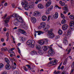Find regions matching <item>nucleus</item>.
Wrapping results in <instances>:
<instances>
[{
	"label": "nucleus",
	"instance_id": "40",
	"mask_svg": "<svg viewBox=\"0 0 74 74\" xmlns=\"http://www.w3.org/2000/svg\"><path fill=\"white\" fill-rule=\"evenodd\" d=\"M61 16L62 18H63V19H64V16L62 13H61Z\"/></svg>",
	"mask_w": 74,
	"mask_h": 74
},
{
	"label": "nucleus",
	"instance_id": "39",
	"mask_svg": "<svg viewBox=\"0 0 74 74\" xmlns=\"http://www.w3.org/2000/svg\"><path fill=\"white\" fill-rule=\"evenodd\" d=\"M44 51H45L47 50V47L46 46H45L44 47V48L43 49Z\"/></svg>",
	"mask_w": 74,
	"mask_h": 74
},
{
	"label": "nucleus",
	"instance_id": "21",
	"mask_svg": "<svg viewBox=\"0 0 74 74\" xmlns=\"http://www.w3.org/2000/svg\"><path fill=\"white\" fill-rule=\"evenodd\" d=\"M59 3L61 6H64V5H65V3L64 2H62V1H60Z\"/></svg>",
	"mask_w": 74,
	"mask_h": 74
},
{
	"label": "nucleus",
	"instance_id": "41",
	"mask_svg": "<svg viewBox=\"0 0 74 74\" xmlns=\"http://www.w3.org/2000/svg\"><path fill=\"white\" fill-rule=\"evenodd\" d=\"M7 16V14H5L3 16V17H2V18H3V19H5Z\"/></svg>",
	"mask_w": 74,
	"mask_h": 74
},
{
	"label": "nucleus",
	"instance_id": "53",
	"mask_svg": "<svg viewBox=\"0 0 74 74\" xmlns=\"http://www.w3.org/2000/svg\"><path fill=\"white\" fill-rule=\"evenodd\" d=\"M21 40L22 41H23L25 40V38H24L23 37L21 38Z\"/></svg>",
	"mask_w": 74,
	"mask_h": 74
},
{
	"label": "nucleus",
	"instance_id": "5",
	"mask_svg": "<svg viewBox=\"0 0 74 74\" xmlns=\"http://www.w3.org/2000/svg\"><path fill=\"white\" fill-rule=\"evenodd\" d=\"M13 17L15 18L16 20L18 21V19L19 20H22V17H20L18 14L16 13L12 15Z\"/></svg>",
	"mask_w": 74,
	"mask_h": 74
},
{
	"label": "nucleus",
	"instance_id": "1",
	"mask_svg": "<svg viewBox=\"0 0 74 74\" xmlns=\"http://www.w3.org/2000/svg\"><path fill=\"white\" fill-rule=\"evenodd\" d=\"M70 28L67 32V35L71 34V32L72 30H74V22L73 21H71L70 24Z\"/></svg>",
	"mask_w": 74,
	"mask_h": 74
},
{
	"label": "nucleus",
	"instance_id": "55",
	"mask_svg": "<svg viewBox=\"0 0 74 74\" xmlns=\"http://www.w3.org/2000/svg\"><path fill=\"white\" fill-rule=\"evenodd\" d=\"M4 38H2L1 39V41L2 42H4Z\"/></svg>",
	"mask_w": 74,
	"mask_h": 74
},
{
	"label": "nucleus",
	"instance_id": "59",
	"mask_svg": "<svg viewBox=\"0 0 74 74\" xmlns=\"http://www.w3.org/2000/svg\"><path fill=\"white\" fill-rule=\"evenodd\" d=\"M38 27L39 29H41V27H41V26H38Z\"/></svg>",
	"mask_w": 74,
	"mask_h": 74
},
{
	"label": "nucleus",
	"instance_id": "28",
	"mask_svg": "<svg viewBox=\"0 0 74 74\" xmlns=\"http://www.w3.org/2000/svg\"><path fill=\"white\" fill-rule=\"evenodd\" d=\"M14 25L15 26H17V24H18V21H16V20H15L14 22Z\"/></svg>",
	"mask_w": 74,
	"mask_h": 74
},
{
	"label": "nucleus",
	"instance_id": "44",
	"mask_svg": "<svg viewBox=\"0 0 74 74\" xmlns=\"http://www.w3.org/2000/svg\"><path fill=\"white\" fill-rule=\"evenodd\" d=\"M72 70L71 71V73H73V71L74 70V67H73L72 68Z\"/></svg>",
	"mask_w": 74,
	"mask_h": 74
},
{
	"label": "nucleus",
	"instance_id": "42",
	"mask_svg": "<svg viewBox=\"0 0 74 74\" xmlns=\"http://www.w3.org/2000/svg\"><path fill=\"white\" fill-rule=\"evenodd\" d=\"M44 31H45V32H47L48 31V28H46L45 29H44Z\"/></svg>",
	"mask_w": 74,
	"mask_h": 74
},
{
	"label": "nucleus",
	"instance_id": "26",
	"mask_svg": "<svg viewBox=\"0 0 74 74\" xmlns=\"http://www.w3.org/2000/svg\"><path fill=\"white\" fill-rule=\"evenodd\" d=\"M31 55H34L37 54V52L36 51H33L31 52Z\"/></svg>",
	"mask_w": 74,
	"mask_h": 74
},
{
	"label": "nucleus",
	"instance_id": "6",
	"mask_svg": "<svg viewBox=\"0 0 74 74\" xmlns=\"http://www.w3.org/2000/svg\"><path fill=\"white\" fill-rule=\"evenodd\" d=\"M26 44L28 45H34L35 44V42L33 40H29L27 42Z\"/></svg>",
	"mask_w": 74,
	"mask_h": 74
},
{
	"label": "nucleus",
	"instance_id": "51",
	"mask_svg": "<svg viewBox=\"0 0 74 74\" xmlns=\"http://www.w3.org/2000/svg\"><path fill=\"white\" fill-rule=\"evenodd\" d=\"M17 49H18V52L19 53H21V51H20V49L19 48H17Z\"/></svg>",
	"mask_w": 74,
	"mask_h": 74
},
{
	"label": "nucleus",
	"instance_id": "54",
	"mask_svg": "<svg viewBox=\"0 0 74 74\" xmlns=\"http://www.w3.org/2000/svg\"><path fill=\"white\" fill-rule=\"evenodd\" d=\"M6 36L7 37H8V36H9V33H8V32H7L6 34Z\"/></svg>",
	"mask_w": 74,
	"mask_h": 74
},
{
	"label": "nucleus",
	"instance_id": "24",
	"mask_svg": "<svg viewBox=\"0 0 74 74\" xmlns=\"http://www.w3.org/2000/svg\"><path fill=\"white\" fill-rule=\"evenodd\" d=\"M37 33H38V35H40L41 34H43L44 32L41 31H37Z\"/></svg>",
	"mask_w": 74,
	"mask_h": 74
},
{
	"label": "nucleus",
	"instance_id": "20",
	"mask_svg": "<svg viewBox=\"0 0 74 74\" xmlns=\"http://www.w3.org/2000/svg\"><path fill=\"white\" fill-rule=\"evenodd\" d=\"M10 18L11 17H9L6 18V20L5 21V23H8L9 22V21Z\"/></svg>",
	"mask_w": 74,
	"mask_h": 74
},
{
	"label": "nucleus",
	"instance_id": "3",
	"mask_svg": "<svg viewBox=\"0 0 74 74\" xmlns=\"http://www.w3.org/2000/svg\"><path fill=\"white\" fill-rule=\"evenodd\" d=\"M5 60L7 63L5 66V69L7 70H10L11 69V65L10 64V60H8L7 58H5Z\"/></svg>",
	"mask_w": 74,
	"mask_h": 74
},
{
	"label": "nucleus",
	"instance_id": "58",
	"mask_svg": "<svg viewBox=\"0 0 74 74\" xmlns=\"http://www.w3.org/2000/svg\"><path fill=\"white\" fill-rule=\"evenodd\" d=\"M8 4L6 2L4 4V6H7L8 5Z\"/></svg>",
	"mask_w": 74,
	"mask_h": 74
},
{
	"label": "nucleus",
	"instance_id": "47",
	"mask_svg": "<svg viewBox=\"0 0 74 74\" xmlns=\"http://www.w3.org/2000/svg\"><path fill=\"white\" fill-rule=\"evenodd\" d=\"M8 51V49L7 47L4 48V51Z\"/></svg>",
	"mask_w": 74,
	"mask_h": 74
},
{
	"label": "nucleus",
	"instance_id": "23",
	"mask_svg": "<svg viewBox=\"0 0 74 74\" xmlns=\"http://www.w3.org/2000/svg\"><path fill=\"white\" fill-rule=\"evenodd\" d=\"M62 9L63 10H65L66 12H68L69 11L68 8L67 7L64 6V7Z\"/></svg>",
	"mask_w": 74,
	"mask_h": 74
},
{
	"label": "nucleus",
	"instance_id": "31",
	"mask_svg": "<svg viewBox=\"0 0 74 74\" xmlns=\"http://www.w3.org/2000/svg\"><path fill=\"white\" fill-rule=\"evenodd\" d=\"M36 47L37 49H40V48H41V47H40V46H38V44L36 45Z\"/></svg>",
	"mask_w": 74,
	"mask_h": 74
},
{
	"label": "nucleus",
	"instance_id": "29",
	"mask_svg": "<svg viewBox=\"0 0 74 74\" xmlns=\"http://www.w3.org/2000/svg\"><path fill=\"white\" fill-rule=\"evenodd\" d=\"M58 33L59 34H60V35H61V34H62L63 33V32H62V31L60 30H59L58 32Z\"/></svg>",
	"mask_w": 74,
	"mask_h": 74
},
{
	"label": "nucleus",
	"instance_id": "8",
	"mask_svg": "<svg viewBox=\"0 0 74 74\" xmlns=\"http://www.w3.org/2000/svg\"><path fill=\"white\" fill-rule=\"evenodd\" d=\"M53 9V6H51L50 7L48 8L46 10V14H49V11H51V10Z\"/></svg>",
	"mask_w": 74,
	"mask_h": 74
},
{
	"label": "nucleus",
	"instance_id": "9",
	"mask_svg": "<svg viewBox=\"0 0 74 74\" xmlns=\"http://www.w3.org/2000/svg\"><path fill=\"white\" fill-rule=\"evenodd\" d=\"M47 35L49 36V38H53L55 37L54 34H53V33H49Z\"/></svg>",
	"mask_w": 74,
	"mask_h": 74
},
{
	"label": "nucleus",
	"instance_id": "13",
	"mask_svg": "<svg viewBox=\"0 0 74 74\" xmlns=\"http://www.w3.org/2000/svg\"><path fill=\"white\" fill-rule=\"evenodd\" d=\"M68 28V25L67 24L64 25L62 26V28L64 30H67V29Z\"/></svg>",
	"mask_w": 74,
	"mask_h": 74
},
{
	"label": "nucleus",
	"instance_id": "57",
	"mask_svg": "<svg viewBox=\"0 0 74 74\" xmlns=\"http://www.w3.org/2000/svg\"><path fill=\"white\" fill-rule=\"evenodd\" d=\"M18 10H22V9H21V7H18Z\"/></svg>",
	"mask_w": 74,
	"mask_h": 74
},
{
	"label": "nucleus",
	"instance_id": "16",
	"mask_svg": "<svg viewBox=\"0 0 74 74\" xmlns=\"http://www.w3.org/2000/svg\"><path fill=\"white\" fill-rule=\"evenodd\" d=\"M40 25L41 27L44 28V27H45V26L46 24H45V23L44 22H43L41 23Z\"/></svg>",
	"mask_w": 74,
	"mask_h": 74
},
{
	"label": "nucleus",
	"instance_id": "48",
	"mask_svg": "<svg viewBox=\"0 0 74 74\" xmlns=\"http://www.w3.org/2000/svg\"><path fill=\"white\" fill-rule=\"evenodd\" d=\"M71 49H69V50L68 51V52L67 53V54H69L70 52V51H71Z\"/></svg>",
	"mask_w": 74,
	"mask_h": 74
},
{
	"label": "nucleus",
	"instance_id": "14",
	"mask_svg": "<svg viewBox=\"0 0 74 74\" xmlns=\"http://www.w3.org/2000/svg\"><path fill=\"white\" fill-rule=\"evenodd\" d=\"M42 19L43 21H45L47 19V17L45 15H44L42 17Z\"/></svg>",
	"mask_w": 74,
	"mask_h": 74
},
{
	"label": "nucleus",
	"instance_id": "46",
	"mask_svg": "<svg viewBox=\"0 0 74 74\" xmlns=\"http://www.w3.org/2000/svg\"><path fill=\"white\" fill-rule=\"evenodd\" d=\"M31 45V48H34V45Z\"/></svg>",
	"mask_w": 74,
	"mask_h": 74
},
{
	"label": "nucleus",
	"instance_id": "25",
	"mask_svg": "<svg viewBox=\"0 0 74 74\" xmlns=\"http://www.w3.org/2000/svg\"><path fill=\"white\" fill-rule=\"evenodd\" d=\"M66 23V20H65L64 19H63L61 21V23L62 25H64Z\"/></svg>",
	"mask_w": 74,
	"mask_h": 74
},
{
	"label": "nucleus",
	"instance_id": "61",
	"mask_svg": "<svg viewBox=\"0 0 74 74\" xmlns=\"http://www.w3.org/2000/svg\"><path fill=\"white\" fill-rule=\"evenodd\" d=\"M59 71H58L55 74H59Z\"/></svg>",
	"mask_w": 74,
	"mask_h": 74
},
{
	"label": "nucleus",
	"instance_id": "45",
	"mask_svg": "<svg viewBox=\"0 0 74 74\" xmlns=\"http://www.w3.org/2000/svg\"><path fill=\"white\" fill-rule=\"evenodd\" d=\"M51 17V16H48V18L47 19V21H49V20L50 19V17Z\"/></svg>",
	"mask_w": 74,
	"mask_h": 74
},
{
	"label": "nucleus",
	"instance_id": "56",
	"mask_svg": "<svg viewBox=\"0 0 74 74\" xmlns=\"http://www.w3.org/2000/svg\"><path fill=\"white\" fill-rule=\"evenodd\" d=\"M2 74H7V72L5 71L3 72L2 73Z\"/></svg>",
	"mask_w": 74,
	"mask_h": 74
},
{
	"label": "nucleus",
	"instance_id": "36",
	"mask_svg": "<svg viewBox=\"0 0 74 74\" xmlns=\"http://www.w3.org/2000/svg\"><path fill=\"white\" fill-rule=\"evenodd\" d=\"M23 69H24V70L25 71H28V70L27 68H26V67L25 66L23 67Z\"/></svg>",
	"mask_w": 74,
	"mask_h": 74
},
{
	"label": "nucleus",
	"instance_id": "52",
	"mask_svg": "<svg viewBox=\"0 0 74 74\" xmlns=\"http://www.w3.org/2000/svg\"><path fill=\"white\" fill-rule=\"evenodd\" d=\"M71 67L72 68H73V67H74V61L73 63V64L71 66Z\"/></svg>",
	"mask_w": 74,
	"mask_h": 74
},
{
	"label": "nucleus",
	"instance_id": "33",
	"mask_svg": "<svg viewBox=\"0 0 74 74\" xmlns=\"http://www.w3.org/2000/svg\"><path fill=\"white\" fill-rule=\"evenodd\" d=\"M64 42L65 45H66V44H67L68 43V41H67V40L66 39L64 40Z\"/></svg>",
	"mask_w": 74,
	"mask_h": 74
},
{
	"label": "nucleus",
	"instance_id": "43",
	"mask_svg": "<svg viewBox=\"0 0 74 74\" xmlns=\"http://www.w3.org/2000/svg\"><path fill=\"white\" fill-rule=\"evenodd\" d=\"M59 38H60V36H56L55 37V38L57 39H58Z\"/></svg>",
	"mask_w": 74,
	"mask_h": 74
},
{
	"label": "nucleus",
	"instance_id": "34",
	"mask_svg": "<svg viewBox=\"0 0 74 74\" xmlns=\"http://www.w3.org/2000/svg\"><path fill=\"white\" fill-rule=\"evenodd\" d=\"M4 66V64L2 63H0V69H2Z\"/></svg>",
	"mask_w": 74,
	"mask_h": 74
},
{
	"label": "nucleus",
	"instance_id": "10",
	"mask_svg": "<svg viewBox=\"0 0 74 74\" xmlns=\"http://www.w3.org/2000/svg\"><path fill=\"white\" fill-rule=\"evenodd\" d=\"M29 8H33L34 7V3L33 2H31L29 4Z\"/></svg>",
	"mask_w": 74,
	"mask_h": 74
},
{
	"label": "nucleus",
	"instance_id": "63",
	"mask_svg": "<svg viewBox=\"0 0 74 74\" xmlns=\"http://www.w3.org/2000/svg\"><path fill=\"white\" fill-rule=\"evenodd\" d=\"M12 6L13 8H14V7H15V5L14 4H12Z\"/></svg>",
	"mask_w": 74,
	"mask_h": 74
},
{
	"label": "nucleus",
	"instance_id": "27",
	"mask_svg": "<svg viewBox=\"0 0 74 74\" xmlns=\"http://www.w3.org/2000/svg\"><path fill=\"white\" fill-rule=\"evenodd\" d=\"M26 66H27V67H28L27 68L29 70H31V66H30V65L28 64V65H25Z\"/></svg>",
	"mask_w": 74,
	"mask_h": 74
},
{
	"label": "nucleus",
	"instance_id": "37",
	"mask_svg": "<svg viewBox=\"0 0 74 74\" xmlns=\"http://www.w3.org/2000/svg\"><path fill=\"white\" fill-rule=\"evenodd\" d=\"M52 29H51L50 31H47V33H52Z\"/></svg>",
	"mask_w": 74,
	"mask_h": 74
},
{
	"label": "nucleus",
	"instance_id": "18",
	"mask_svg": "<svg viewBox=\"0 0 74 74\" xmlns=\"http://www.w3.org/2000/svg\"><path fill=\"white\" fill-rule=\"evenodd\" d=\"M59 15L58 14V13L57 12H56L55 13V15H54V18L55 19H57L58 18Z\"/></svg>",
	"mask_w": 74,
	"mask_h": 74
},
{
	"label": "nucleus",
	"instance_id": "38",
	"mask_svg": "<svg viewBox=\"0 0 74 74\" xmlns=\"http://www.w3.org/2000/svg\"><path fill=\"white\" fill-rule=\"evenodd\" d=\"M67 61V59H66L65 60L63 64H66V63Z\"/></svg>",
	"mask_w": 74,
	"mask_h": 74
},
{
	"label": "nucleus",
	"instance_id": "50",
	"mask_svg": "<svg viewBox=\"0 0 74 74\" xmlns=\"http://www.w3.org/2000/svg\"><path fill=\"white\" fill-rule=\"evenodd\" d=\"M3 31L4 32H6L7 31V29H6V28L5 27L3 29Z\"/></svg>",
	"mask_w": 74,
	"mask_h": 74
},
{
	"label": "nucleus",
	"instance_id": "2",
	"mask_svg": "<svg viewBox=\"0 0 74 74\" xmlns=\"http://www.w3.org/2000/svg\"><path fill=\"white\" fill-rule=\"evenodd\" d=\"M21 4L23 5H24V8L25 10H28L29 8H30L29 6L27 5L28 3L26 0H24L22 1Z\"/></svg>",
	"mask_w": 74,
	"mask_h": 74
},
{
	"label": "nucleus",
	"instance_id": "64",
	"mask_svg": "<svg viewBox=\"0 0 74 74\" xmlns=\"http://www.w3.org/2000/svg\"><path fill=\"white\" fill-rule=\"evenodd\" d=\"M17 71H15L14 72V74H17Z\"/></svg>",
	"mask_w": 74,
	"mask_h": 74
},
{
	"label": "nucleus",
	"instance_id": "15",
	"mask_svg": "<svg viewBox=\"0 0 74 74\" xmlns=\"http://www.w3.org/2000/svg\"><path fill=\"white\" fill-rule=\"evenodd\" d=\"M51 0L49 1L46 4L47 7H49L51 4Z\"/></svg>",
	"mask_w": 74,
	"mask_h": 74
},
{
	"label": "nucleus",
	"instance_id": "11",
	"mask_svg": "<svg viewBox=\"0 0 74 74\" xmlns=\"http://www.w3.org/2000/svg\"><path fill=\"white\" fill-rule=\"evenodd\" d=\"M31 20L33 23H35L36 22V21H37L36 18L34 17H32L31 18Z\"/></svg>",
	"mask_w": 74,
	"mask_h": 74
},
{
	"label": "nucleus",
	"instance_id": "22",
	"mask_svg": "<svg viewBox=\"0 0 74 74\" xmlns=\"http://www.w3.org/2000/svg\"><path fill=\"white\" fill-rule=\"evenodd\" d=\"M38 43L39 44H40V45H43V44H44V41L43 40L39 41L38 42Z\"/></svg>",
	"mask_w": 74,
	"mask_h": 74
},
{
	"label": "nucleus",
	"instance_id": "32",
	"mask_svg": "<svg viewBox=\"0 0 74 74\" xmlns=\"http://www.w3.org/2000/svg\"><path fill=\"white\" fill-rule=\"evenodd\" d=\"M38 53L40 55H42L43 54V52H42V51L40 50H38Z\"/></svg>",
	"mask_w": 74,
	"mask_h": 74
},
{
	"label": "nucleus",
	"instance_id": "17",
	"mask_svg": "<svg viewBox=\"0 0 74 74\" xmlns=\"http://www.w3.org/2000/svg\"><path fill=\"white\" fill-rule=\"evenodd\" d=\"M39 14H40V12L38 11H35L34 13V15L36 16H38Z\"/></svg>",
	"mask_w": 74,
	"mask_h": 74
},
{
	"label": "nucleus",
	"instance_id": "7",
	"mask_svg": "<svg viewBox=\"0 0 74 74\" xmlns=\"http://www.w3.org/2000/svg\"><path fill=\"white\" fill-rule=\"evenodd\" d=\"M57 63H58V60H53V61H51L50 63L48 64V66H49V65H51L52 64H53V65L52 66H53L54 65L56 64Z\"/></svg>",
	"mask_w": 74,
	"mask_h": 74
},
{
	"label": "nucleus",
	"instance_id": "62",
	"mask_svg": "<svg viewBox=\"0 0 74 74\" xmlns=\"http://www.w3.org/2000/svg\"><path fill=\"white\" fill-rule=\"evenodd\" d=\"M64 69V66H62L61 68V70H63V69Z\"/></svg>",
	"mask_w": 74,
	"mask_h": 74
},
{
	"label": "nucleus",
	"instance_id": "35",
	"mask_svg": "<svg viewBox=\"0 0 74 74\" xmlns=\"http://www.w3.org/2000/svg\"><path fill=\"white\" fill-rule=\"evenodd\" d=\"M44 43L45 44H48V40L47 39H45V40L44 41Z\"/></svg>",
	"mask_w": 74,
	"mask_h": 74
},
{
	"label": "nucleus",
	"instance_id": "4",
	"mask_svg": "<svg viewBox=\"0 0 74 74\" xmlns=\"http://www.w3.org/2000/svg\"><path fill=\"white\" fill-rule=\"evenodd\" d=\"M48 53L49 55L52 56L55 54V52L51 47H50V49L49 50Z\"/></svg>",
	"mask_w": 74,
	"mask_h": 74
},
{
	"label": "nucleus",
	"instance_id": "49",
	"mask_svg": "<svg viewBox=\"0 0 74 74\" xmlns=\"http://www.w3.org/2000/svg\"><path fill=\"white\" fill-rule=\"evenodd\" d=\"M71 3L72 4H74V0H71Z\"/></svg>",
	"mask_w": 74,
	"mask_h": 74
},
{
	"label": "nucleus",
	"instance_id": "12",
	"mask_svg": "<svg viewBox=\"0 0 74 74\" xmlns=\"http://www.w3.org/2000/svg\"><path fill=\"white\" fill-rule=\"evenodd\" d=\"M18 31L19 32H20V33H22V34H23L24 35H26L27 34L26 32L25 31H24L23 30L21 29H18Z\"/></svg>",
	"mask_w": 74,
	"mask_h": 74
},
{
	"label": "nucleus",
	"instance_id": "19",
	"mask_svg": "<svg viewBox=\"0 0 74 74\" xmlns=\"http://www.w3.org/2000/svg\"><path fill=\"white\" fill-rule=\"evenodd\" d=\"M38 8L42 9L44 8V6H43L42 4H39L38 5Z\"/></svg>",
	"mask_w": 74,
	"mask_h": 74
},
{
	"label": "nucleus",
	"instance_id": "30",
	"mask_svg": "<svg viewBox=\"0 0 74 74\" xmlns=\"http://www.w3.org/2000/svg\"><path fill=\"white\" fill-rule=\"evenodd\" d=\"M12 53H11L10 55V57H12L13 56H15V53L14 51H12Z\"/></svg>",
	"mask_w": 74,
	"mask_h": 74
},
{
	"label": "nucleus",
	"instance_id": "60",
	"mask_svg": "<svg viewBox=\"0 0 74 74\" xmlns=\"http://www.w3.org/2000/svg\"><path fill=\"white\" fill-rule=\"evenodd\" d=\"M12 51L10 50L9 51V52L10 53H12Z\"/></svg>",
	"mask_w": 74,
	"mask_h": 74
}]
</instances>
